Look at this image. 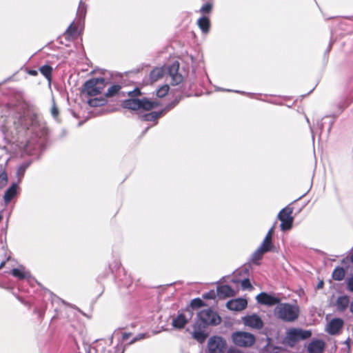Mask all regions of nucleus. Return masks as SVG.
Masks as SVG:
<instances>
[{
    "mask_svg": "<svg viewBox=\"0 0 353 353\" xmlns=\"http://www.w3.org/2000/svg\"><path fill=\"white\" fill-rule=\"evenodd\" d=\"M128 94L130 98L123 101L122 106L124 108L132 110L139 109L150 110L159 105L157 101H152L146 97L142 99L134 98L141 94V91L139 88H134L132 91H129Z\"/></svg>",
    "mask_w": 353,
    "mask_h": 353,
    "instance_id": "obj_1",
    "label": "nucleus"
},
{
    "mask_svg": "<svg viewBox=\"0 0 353 353\" xmlns=\"http://www.w3.org/2000/svg\"><path fill=\"white\" fill-rule=\"evenodd\" d=\"M275 312L279 319L285 321L291 322L298 318L299 309L296 305L289 303H280L276 306Z\"/></svg>",
    "mask_w": 353,
    "mask_h": 353,
    "instance_id": "obj_2",
    "label": "nucleus"
},
{
    "mask_svg": "<svg viewBox=\"0 0 353 353\" xmlns=\"http://www.w3.org/2000/svg\"><path fill=\"white\" fill-rule=\"evenodd\" d=\"M104 78H92L83 85L82 92L88 96H96L101 92L107 84Z\"/></svg>",
    "mask_w": 353,
    "mask_h": 353,
    "instance_id": "obj_3",
    "label": "nucleus"
},
{
    "mask_svg": "<svg viewBox=\"0 0 353 353\" xmlns=\"http://www.w3.org/2000/svg\"><path fill=\"white\" fill-rule=\"evenodd\" d=\"M312 332L310 330H303L299 328H292L288 330L285 336V341L290 346L293 347L296 343L301 340L310 338Z\"/></svg>",
    "mask_w": 353,
    "mask_h": 353,
    "instance_id": "obj_4",
    "label": "nucleus"
},
{
    "mask_svg": "<svg viewBox=\"0 0 353 353\" xmlns=\"http://www.w3.org/2000/svg\"><path fill=\"white\" fill-rule=\"evenodd\" d=\"M231 337L233 343L239 347H250L252 346L256 341L255 336L247 332H235L232 333Z\"/></svg>",
    "mask_w": 353,
    "mask_h": 353,
    "instance_id": "obj_5",
    "label": "nucleus"
},
{
    "mask_svg": "<svg viewBox=\"0 0 353 353\" xmlns=\"http://www.w3.org/2000/svg\"><path fill=\"white\" fill-rule=\"evenodd\" d=\"M198 318L196 322H200L205 327L210 325H216L221 323V318L218 314L210 308L201 310L198 313Z\"/></svg>",
    "mask_w": 353,
    "mask_h": 353,
    "instance_id": "obj_6",
    "label": "nucleus"
},
{
    "mask_svg": "<svg viewBox=\"0 0 353 353\" xmlns=\"http://www.w3.org/2000/svg\"><path fill=\"white\" fill-rule=\"evenodd\" d=\"M193 311L190 307L179 310L177 315L172 318V325L175 329H182L192 319Z\"/></svg>",
    "mask_w": 353,
    "mask_h": 353,
    "instance_id": "obj_7",
    "label": "nucleus"
},
{
    "mask_svg": "<svg viewBox=\"0 0 353 353\" xmlns=\"http://www.w3.org/2000/svg\"><path fill=\"white\" fill-rule=\"evenodd\" d=\"M293 208L289 205L282 209L279 214L278 219L281 221V230L286 231L290 230L292 227L294 218L292 216Z\"/></svg>",
    "mask_w": 353,
    "mask_h": 353,
    "instance_id": "obj_8",
    "label": "nucleus"
},
{
    "mask_svg": "<svg viewBox=\"0 0 353 353\" xmlns=\"http://www.w3.org/2000/svg\"><path fill=\"white\" fill-rule=\"evenodd\" d=\"M226 347V341L221 336H212L208 342L209 353H224Z\"/></svg>",
    "mask_w": 353,
    "mask_h": 353,
    "instance_id": "obj_9",
    "label": "nucleus"
},
{
    "mask_svg": "<svg viewBox=\"0 0 353 353\" xmlns=\"http://www.w3.org/2000/svg\"><path fill=\"white\" fill-rule=\"evenodd\" d=\"M177 103V101H173L169 103L164 109L159 112H151L142 114L140 117L142 121H154L158 118L162 117L167 112L172 110Z\"/></svg>",
    "mask_w": 353,
    "mask_h": 353,
    "instance_id": "obj_10",
    "label": "nucleus"
},
{
    "mask_svg": "<svg viewBox=\"0 0 353 353\" xmlns=\"http://www.w3.org/2000/svg\"><path fill=\"white\" fill-rule=\"evenodd\" d=\"M165 73L167 72L171 78L172 85H178L183 81V76L179 73V63L177 61L174 62L167 68H164Z\"/></svg>",
    "mask_w": 353,
    "mask_h": 353,
    "instance_id": "obj_11",
    "label": "nucleus"
},
{
    "mask_svg": "<svg viewBox=\"0 0 353 353\" xmlns=\"http://www.w3.org/2000/svg\"><path fill=\"white\" fill-rule=\"evenodd\" d=\"M243 324L255 330H260L263 327V321L256 314L247 315L242 318Z\"/></svg>",
    "mask_w": 353,
    "mask_h": 353,
    "instance_id": "obj_12",
    "label": "nucleus"
},
{
    "mask_svg": "<svg viewBox=\"0 0 353 353\" xmlns=\"http://www.w3.org/2000/svg\"><path fill=\"white\" fill-rule=\"evenodd\" d=\"M256 299L259 303L268 306H273L280 302V299L279 297L269 294L266 292H261L259 294Z\"/></svg>",
    "mask_w": 353,
    "mask_h": 353,
    "instance_id": "obj_13",
    "label": "nucleus"
},
{
    "mask_svg": "<svg viewBox=\"0 0 353 353\" xmlns=\"http://www.w3.org/2000/svg\"><path fill=\"white\" fill-rule=\"evenodd\" d=\"M194 331L192 333L193 339L199 343H203L208 337V334L205 332L207 327L201 325L200 322H195L194 325Z\"/></svg>",
    "mask_w": 353,
    "mask_h": 353,
    "instance_id": "obj_14",
    "label": "nucleus"
},
{
    "mask_svg": "<svg viewBox=\"0 0 353 353\" xmlns=\"http://www.w3.org/2000/svg\"><path fill=\"white\" fill-rule=\"evenodd\" d=\"M343 320L340 318L332 319L327 324L326 332L330 335L338 334L343 326Z\"/></svg>",
    "mask_w": 353,
    "mask_h": 353,
    "instance_id": "obj_15",
    "label": "nucleus"
},
{
    "mask_svg": "<svg viewBox=\"0 0 353 353\" xmlns=\"http://www.w3.org/2000/svg\"><path fill=\"white\" fill-rule=\"evenodd\" d=\"M248 305V302L245 299H236L229 301L226 306L228 309L232 311H241Z\"/></svg>",
    "mask_w": 353,
    "mask_h": 353,
    "instance_id": "obj_16",
    "label": "nucleus"
},
{
    "mask_svg": "<svg viewBox=\"0 0 353 353\" xmlns=\"http://www.w3.org/2000/svg\"><path fill=\"white\" fill-rule=\"evenodd\" d=\"M325 342L321 339L312 341L307 346L309 353H323L325 349Z\"/></svg>",
    "mask_w": 353,
    "mask_h": 353,
    "instance_id": "obj_17",
    "label": "nucleus"
},
{
    "mask_svg": "<svg viewBox=\"0 0 353 353\" xmlns=\"http://www.w3.org/2000/svg\"><path fill=\"white\" fill-rule=\"evenodd\" d=\"M11 274L19 280L27 279L30 281L31 278L30 272L26 270L23 266H20L19 268H13L11 270Z\"/></svg>",
    "mask_w": 353,
    "mask_h": 353,
    "instance_id": "obj_18",
    "label": "nucleus"
},
{
    "mask_svg": "<svg viewBox=\"0 0 353 353\" xmlns=\"http://www.w3.org/2000/svg\"><path fill=\"white\" fill-rule=\"evenodd\" d=\"M18 185L13 183L10 187L5 192L3 201L6 205H8L11 200L17 195Z\"/></svg>",
    "mask_w": 353,
    "mask_h": 353,
    "instance_id": "obj_19",
    "label": "nucleus"
},
{
    "mask_svg": "<svg viewBox=\"0 0 353 353\" xmlns=\"http://www.w3.org/2000/svg\"><path fill=\"white\" fill-rule=\"evenodd\" d=\"M350 304V298L347 295L340 296L336 301V307L340 312L345 311Z\"/></svg>",
    "mask_w": 353,
    "mask_h": 353,
    "instance_id": "obj_20",
    "label": "nucleus"
},
{
    "mask_svg": "<svg viewBox=\"0 0 353 353\" xmlns=\"http://www.w3.org/2000/svg\"><path fill=\"white\" fill-rule=\"evenodd\" d=\"M217 294L219 296L230 297L234 296V291L230 286L224 285L217 288Z\"/></svg>",
    "mask_w": 353,
    "mask_h": 353,
    "instance_id": "obj_21",
    "label": "nucleus"
},
{
    "mask_svg": "<svg viewBox=\"0 0 353 353\" xmlns=\"http://www.w3.org/2000/svg\"><path fill=\"white\" fill-rule=\"evenodd\" d=\"M165 74L164 68H156L153 69L150 73V79L152 81H157L162 78Z\"/></svg>",
    "mask_w": 353,
    "mask_h": 353,
    "instance_id": "obj_22",
    "label": "nucleus"
},
{
    "mask_svg": "<svg viewBox=\"0 0 353 353\" xmlns=\"http://www.w3.org/2000/svg\"><path fill=\"white\" fill-rule=\"evenodd\" d=\"M198 26L203 33H208L210 30V22L206 17H202L198 19Z\"/></svg>",
    "mask_w": 353,
    "mask_h": 353,
    "instance_id": "obj_23",
    "label": "nucleus"
},
{
    "mask_svg": "<svg viewBox=\"0 0 353 353\" xmlns=\"http://www.w3.org/2000/svg\"><path fill=\"white\" fill-rule=\"evenodd\" d=\"M87 13V6L86 4L81 0L79 4V7L77 9V15L78 17V20L80 21H83Z\"/></svg>",
    "mask_w": 353,
    "mask_h": 353,
    "instance_id": "obj_24",
    "label": "nucleus"
},
{
    "mask_svg": "<svg viewBox=\"0 0 353 353\" xmlns=\"http://www.w3.org/2000/svg\"><path fill=\"white\" fill-rule=\"evenodd\" d=\"M345 276V271L343 267H336L332 272V279L337 281H342Z\"/></svg>",
    "mask_w": 353,
    "mask_h": 353,
    "instance_id": "obj_25",
    "label": "nucleus"
},
{
    "mask_svg": "<svg viewBox=\"0 0 353 353\" xmlns=\"http://www.w3.org/2000/svg\"><path fill=\"white\" fill-rule=\"evenodd\" d=\"M40 72L49 81H51L52 68L48 65H44L39 68Z\"/></svg>",
    "mask_w": 353,
    "mask_h": 353,
    "instance_id": "obj_26",
    "label": "nucleus"
},
{
    "mask_svg": "<svg viewBox=\"0 0 353 353\" xmlns=\"http://www.w3.org/2000/svg\"><path fill=\"white\" fill-rule=\"evenodd\" d=\"M106 103V100L103 98H94L88 100V103L91 107L102 106Z\"/></svg>",
    "mask_w": 353,
    "mask_h": 353,
    "instance_id": "obj_27",
    "label": "nucleus"
},
{
    "mask_svg": "<svg viewBox=\"0 0 353 353\" xmlns=\"http://www.w3.org/2000/svg\"><path fill=\"white\" fill-rule=\"evenodd\" d=\"M121 87L119 84H114L112 86H110L108 89L107 92L105 93V97H111L114 96L116 94L118 93V92L121 90Z\"/></svg>",
    "mask_w": 353,
    "mask_h": 353,
    "instance_id": "obj_28",
    "label": "nucleus"
},
{
    "mask_svg": "<svg viewBox=\"0 0 353 353\" xmlns=\"http://www.w3.org/2000/svg\"><path fill=\"white\" fill-rule=\"evenodd\" d=\"M29 165V163H24L18 168L17 171V176L19 179V182H20L21 179L23 177L25 172Z\"/></svg>",
    "mask_w": 353,
    "mask_h": 353,
    "instance_id": "obj_29",
    "label": "nucleus"
},
{
    "mask_svg": "<svg viewBox=\"0 0 353 353\" xmlns=\"http://www.w3.org/2000/svg\"><path fill=\"white\" fill-rule=\"evenodd\" d=\"M203 305H204V303L201 299L196 298L191 301L190 305L189 306H188L187 307H190L192 310V311H193V309L201 307Z\"/></svg>",
    "mask_w": 353,
    "mask_h": 353,
    "instance_id": "obj_30",
    "label": "nucleus"
},
{
    "mask_svg": "<svg viewBox=\"0 0 353 353\" xmlns=\"http://www.w3.org/2000/svg\"><path fill=\"white\" fill-rule=\"evenodd\" d=\"M272 246V241L266 240L265 239H264L259 248L263 252H268L271 250Z\"/></svg>",
    "mask_w": 353,
    "mask_h": 353,
    "instance_id": "obj_31",
    "label": "nucleus"
},
{
    "mask_svg": "<svg viewBox=\"0 0 353 353\" xmlns=\"http://www.w3.org/2000/svg\"><path fill=\"white\" fill-rule=\"evenodd\" d=\"M168 91L169 86L168 85H164L157 90L156 94L158 97L162 98L168 93Z\"/></svg>",
    "mask_w": 353,
    "mask_h": 353,
    "instance_id": "obj_32",
    "label": "nucleus"
},
{
    "mask_svg": "<svg viewBox=\"0 0 353 353\" xmlns=\"http://www.w3.org/2000/svg\"><path fill=\"white\" fill-rule=\"evenodd\" d=\"M264 253L265 252L261 250L259 248H258V249L252 254V261L254 263H256L257 261L260 260L262 258Z\"/></svg>",
    "mask_w": 353,
    "mask_h": 353,
    "instance_id": "obj_33",
    "label": "nucleus"
},
{
    "mask_svg": "<svg viewBox=\"0 0 353 353\" xmlns=\"http://www.w3.org/2000/svg\"><path fill=\"white\" fill-rule=\"evenodd\" d=\"M212 10V3L210 2H206L203 6L200 8L199 12L202 14H208Z\"/></svg>",
    "mask_w": 353,
    "mask_h": 353,
    "instance_id": "obj_34",
    "label": "nucleus"
},
{
    "mask_svg": "<svg viewBox=\"0 0 353 353\" xmlns=\"http://www.w3.org/2000/svg\"><path fill=\"white\" fill-rule=\"evenodd\" d=\"M346 289L350 292H353V274H350V276H348L346 280Z\"/></svg>",
    "mask_w": 353,
    "mask_h": 353,
    "instance_id": "obj_35",
    "label": "nucleus"
},
{
    "mask_svg": "<svg viewBox=\"0 0 353 353\" xmlns=\"http://www.w3.org/2000/svg\"><path fill=\"white\" fill-rule=\"evenodd\" d=\"M8 183V175L5 171L0 174V189L3 188Z\"/></svg>",
    "mask_w": 353,
    "mask_h": 353,
    "instance_id": "obj_36",
    "label": "nucleus"
},
{
    "mask_svg": "<svg viewBox=\"0 0 353 353\" xmlns=\"http://www.w3.org/2000/svg\"><path fill=\"white\" fill-rule=\"evenodd\" d=\"M241 287L243 290H252L253 288L249 279L248 278L241 281Z\"/></svg>",
    "mask_w": 353,
    "mask_h": 353,
    "instance_id": "obj_37",
    "label": "nucleus"
},
{
    "mask_svg": "<svg viewBox=\"0 0 353 353\" xmlns=\"http://www.w3.org/2000/svg\"><path fill=\"white\" fill-rule=\"evenodd\" d=\"M77 32V28L75 26H74V22H72L70 26L66 30V34L73 36L76 34Z\"/></svg>",
    "mask_w": 353,
    "mask_h": 353,
    "instance_id": "obj_38",
    "label": "nucleus"
},
{
    "mask_svg": "<svg viewBox=\"0 0 353 353\" xmlns=\"http://www.w3.org/2000/svg\"><path fill=\"white\" fill-rule=\"evenodd\" d=\"M51 114L52 115V117L54 118H57L59 115V110H58V108H57L56 105H55V103H54V101L53 100V105H52V107L51 108Z\"/></svg>",
    "mask_w": 353,
    "mask_h": 353,
    "instance_id": "obj_39",
    "label": "nucleus"
},
{
    "mask_svg": "<svg viewBox=\"0 0 353 353\" xmlns=\"http://www.w3.org/2000/svg\"><path fill=\"white\" fill-rule=\"evenodd\" d=\"M123 349L122 347V345H118L114 351L110 350L107 353H123Z\"/></svg>",
    "mask_w": 353,
    "mask_h": 353,
    "instance_id": "obj_40",
    "label": "nucleus"
},
{
    "mask_svg": "<svg viewBox=\"0 0 353 353\" xmlns=\"http://www.w3.org/2000/svg\"><path fill=\"white\" fill-rule=\"evenodd\" d=\"M145 334H139L137 335L130 342V344H132L137 341L141 340L145 337Z\"/></svg>",
    "mask_w": 353,
    "mask_h": 353,
    "instance_id": "obj_41",
    "label": "nucleus"
},
{
    "mask_svg": "<svg viewBox=\"0 0 353 353\" xmlns=\"http://www.w3.org/2000/svg\"><path fill=\"white\" fill-rule=\"evenodd\" d=\"M273 232H274V228L273 227L271 228L269 231L268 232L265 239L266 240H269V241H272V234H273Z\"/></svg>",
    "mask_w": 353,
    "mask_h": 353,
    "instance_id": "obj_42",
    "label": "nucleus"
},
{
    "mask_svg": "<svg viewBox=\"0 0 353 353\" xmlns=\"http://www.w3.org/2000/svg\"><path fill=\"white\" fill-rule=\"evenodd\" d=\"M349 104H350V103L347 102V101H341V102L339 103V107L341 109V110L342 111L345 108H347L349 105Z\"/></svg>",
    "mask_w": 353,
    "mask_h": 353,
    "instance_id": "obj_43",
    "label": "nucleus"
},
{
    "mask_svg": "<svg viewBox=\"0 0 353 353\" xmlns=\"http://www.w3.org/2000/svg\"><path fill=\"white\" fill-rule=\"evenodd\" d=\"M228 353H243V352L236 348L230 347L228 349Z\"/></svg>",
    "mask_w": 353,
    "mask_h": 353,
    "instance_id": "obj_44",
    "label": "nucleus"
},
{
    "mask_svg": "<svg viewBox=\"0 0 353 353\" xmlns=\"http://www.w3.org/2000/svg\"><path fill=\"white\" fill-rule=\"evenodd\" d=\"M130 335H131V333L124 332L122 334V339H123V341L128 340L129 339V337L130 336Z\"/></svg>",
    "mask_w": 353,
    "mask_h": 353,
    "instance_id": "obj_45",
    "label": "nucleus"
},
{
    "mask_svg": "<svg viewBox=\"0 0 353 353\" xmlns=\"http://www.w3.org/2000/svg\"><path fill=\"white\" fill-rule=\"evenodd\" d=\"M334 121H335L334 119H330V120L329 121V127H328V129H327L328 133L330 132L332 126L334 124Z\"/></svg>",
    "mask_w": 353,
    "mask_h": 353,
    "instance_id": "obj_46",
    "label": "nucleus"
},
{
    "mask_svg": "<svg viewBox=\"0 0 353 353\" xmlns=\"http://www.w3.org/2000/svg\"><path fill=\"white\" fill-rule=\"evenodd\" d=\"M86 353H97V350L94 347H88L86 350Z\"/></svg>",
    "mask_w": 353,
    "mask_h": 353,
    "instance_id": "obj_47",
    "label": "nucleus"
},
{
    "mask_svg": "<svg viewBox=\"0 0 353 353\" xmlns=\"http://www.w3.org/2000/svg\"><path fill=\"white\" fill-rule=\"evenodd\" d=\"M203 298L205 299H212V295L211 294V292H208V293H206L205 294H203Z\"/></svg>",
    "mask_w": 353,
    "mask_h": 353,
    "instance_id": "obj_48",
    "label": "nucleus"
},
{
    "mask_svg": "<svg viewBox=\"0 0 353 353\" xmlns=\"http://www.w3.org/2000/svg\"><path fill=\"white\" fill-rule=\"evenodd\" d=\"M323 285H324V282L323 281H321L319 282V283L317 284L316 285V288L317 289H321L323 287Z\"/></svg>",
    "mask_w": 353,
    "mask_h": 353,
    "instance_id": "obj_49",
    "label": "nucleus"
},
{
    "mask_svg": "<svg viewBox=\"0 0 353 353\" xmlns=\"http://www.w3.org/2000/svg\"><path fill=\"white\" fill-rule=\"evenodd\" d=\"M317 125L319 127L320 130H323V123L322 122V121H319L317 123Z\"/></svg>",
    "mask_w": 353,
    "mask_h": 353,
    "instance_id": "obj_50",
    "label": "nucleus"
},
{
    "mask_svg": "<svg viewBox=\"0 0 353 353\" xmlns=\"http://www.w3.org/2000/svg\"><path fill=\"white\" fill-rule=\"evenodd\" d=\"M29 73L32 75H37V71L36 70H30Z\"/></svg>",
    "mask_w": 353,
    "mask_h": 353,
    "instance_id": "obj_51",
    "label": "nucleus"
},
{
    "mask_svg": "<svg viewBox=\"0 0 353 353\" xmlns=\"http://www.w3.org/2000/svg\"><path fill=\"white\" fill-rule=\"evenodd\" d=\"M131 283H132V281H131V280H130L129 281H126V282L125 283V284H124V285H125L126 287H128V286H130V285H131Z\"/></svg>",
    "mask_w": 353,
    "mask_h": 353,
    "instance_id": "obj_52",
    "label": "nucleus"
},
{
    "mask_svg": "<svg viewBox=\"0 0 353 353\" xmlns=\"http://www.w3.org/2000/svg\"><path fill=\"white\" fill-rule=\"evenodd\" d=\"M350 260H351L352 263H353V252H352V255L350 256Z\"/></svg>",
    "mask_w": 353,
    "mask_h": 353,
    "instance_id": "obj_53",
    "label": "nucleus"
},
{
    "mask_svg": "<svg viewBox=\"0 0 353 353\" xmlns=\"http://www.w3.org/2000/svg\"><path fill=\"white\" fill-rule=\"evenodd\" d=\"M35 312H39V316H40V317H41V315H42V314H41V312L40 311H38V310L36 309V310H35Z\"/></svg>",
    "mask_w": 353,
    "mask_h": 353,
    "instance_id": "obj_54",
    "label": "nucleus"
},
{
    "mask_svg": "<svg viewBox=\"0 0 353 353\" xmlns=\"http://www.w3.org/2000/svg\"><path fill=\"white\" fill-rule=\"evenodd\" d=\"M331 48H332V43H330L329 44V46H328V49H327V50H328V51H329V50H330Z\"/></svg>",
    "mask_w": 353,
    "mask_h": 353,
    "instance_id": "obj_55",
    "label": "nucleus"
},
{
    "mask_svg": "<svg viewBox=\"0 0 353 353\" xmlns=\"http://www.w3.org/2000/svg\"><path fill=\"white\" fill-rule=\"evenodd\" d=\"M4 265V263H2L1 265H0V268H1Z\"/></svg>",
    "mask_w": 353,
    "mask_h": 353,
    "instance_id": "obj_56",
    "label": "nucleus"
},
{
    "mask_svg": "<svg viewBox=\"0 0 353 353\" xmlns=\"http://www.w3.org/2000/svg\"><path fill=\"white\" fill-rule=\"evenodd\" d=\"M1 219H2V216L0 215V221H1Z\"/></svg>",
    "mask_w": 353,
    "mask_h": 353,
    "instance_id": "obj_57",
    "label": "nucleus"
}]
</instances>
